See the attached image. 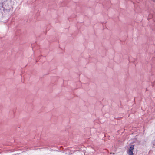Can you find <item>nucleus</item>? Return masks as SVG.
I'll list each match as a JSON object with an SVG mask.
<instances>
[{"label":"nucleus","instance_id":"nucleus-1","mask_svg":"<svg viewBox=\"0 0 155 155\" xmlns=\"http://www.w3.org/2000/svg\"><path fill=\"white\" fill-rule=\"evenodd\" d=\"M134 149V145H131L128 150V152H127V153L129 155H134L133 150Z\"/></svg>","mask_w":155,"mask_h":155}]
</instances>
